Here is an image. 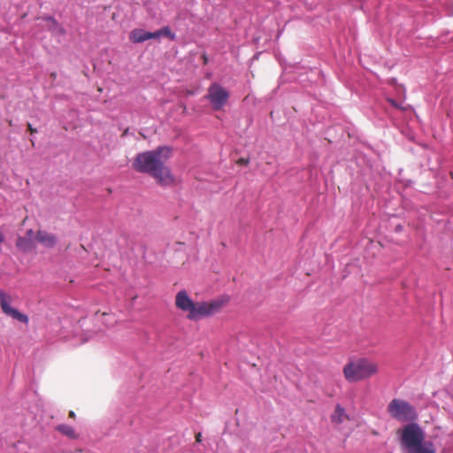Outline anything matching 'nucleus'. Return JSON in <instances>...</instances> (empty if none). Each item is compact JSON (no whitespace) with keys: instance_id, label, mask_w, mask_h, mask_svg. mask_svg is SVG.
I'll use <instances>...</instances> for the list:
<instances>
[{"instance_id":"f257e3e1","label":"nucleus","mask_w":453,"mask_h":453,"mask_svg":"<svg viewBox=\"0 0 453 453\" xmlns=\"http://www.w3.org/2000/svg\"><path fill=\"white\" fill-rule=\"evenodd\" d=\"M171 155V147L158 146L155 150L138 153L134 158L132 167L137 173L149 174L160 185H170L173 183L174 178L165 161Z\"/></svg>"},{"instance_id":"f03ea898","label":"nucleus","mask_w":453,"mask_h":453,"mask_svg":"<svg viewBox=\"0 0 453 453\" xmlns=\"http://www.w3.org/2000/svg\"><path fill=\"white\" fill-rule=\"evenodd\" d=\"M397 437L405 453H435L433 443L426 441V433L417 422L403 426L397 431Z\"/></svg>"},{"instance_id":"7ed1b4c3","label":"nucleus","mask_w":453,"mask_h":453,"mask_svg":"<svg viewBox=\"0 0 453 453\" xmlns=\"http://www.w3.org/2000/svg\"><path fill=\"white\" fill-rule=\"evenodd\" d=\"M377 366L367 358L349 361L343 367L345 379L349 382H356L368 379L375 374Z\"/></svg>"},{"instance_id":"20e7f679","label":"nucleus","mask_w":453,"mask_h":453,"mask_svg":"<svg viewBox=\"0 0 453 453\" xmlns=\"http://www.w3.org/2000/svg\"><path fill=\"white\" fill-rule=\"evenodd\" d=\"M387 411L392 418L402 423L416 422L418 418L416 408L403 399H392L388 404Z\"/></svg>"},{"instance_id":"39448f33","label":"nucleus","mask_w":453,"mask_h":453,"mask_svg":"<svg viewBox=\"0 0 453 453\" xmlns=\"http://www.w3.org/2000/svg\"><path fill=\"white\" fill-rule=\"evenodd\" d=\"M221 306L222 302L219 300L194 303V308H192L190 313H188V319L196 321L211 316L218 312Z\"/></svg>"},{"instance_id":"423d86ee","label":"nucleus","mask_w":453,"mask_h":453,"mask_svg":"<svg viewBox=\"0 0 453 453\" xmlns=\"http://www.w3.org/2000/svg\"><path fill=\"white\" fill-rule=\"evenodd\" d=\"M12 301V296L4 292L3 289H0V307L2 312L12 319L20 322L25 325H28L29 318L27 314L19 311L18 309L12 307L11 303Z\"/></svg>"},{"instance_id":"0eeeda50","label":"nucleus","mask_w":453,"mask_h":453,"mask_svg":"<svg viewBox=\"0 0 453 453\" xmlns=\"http://www.w3.org/2000/svg\"><path fill=\"white\" fill-rule=\"evenodd\" d=\"M206 98L214 110H220L229 98V92L220 84L213 82L208 88Z\"/></svg>"},{"instance_id":"6e6552de","label":"nucleus","mask_w":453,"mask_h":453,"mask_svg":"<svg viewBox=\"0 0 453 453\" xmlns=\"http://www.w3.org/2000/svg\"><path fill=\"white\" fill-rule=\"evenodd\" d=\"M194 303L185 289H181L176 294L175 305L179 310L190 313L194 308Z\"/></svg>"},{"instance_id":"1a4fd4ad","label":"nucleus","mask_w":453,"mask_h":453,"mask_svg":"<svg viewBox=\"0 0 453 453\" xmlns=\"http://www.w3.org/2000/svg\"><path fill=\"white\" fill-rule=\"evenodd\" d=\"M48 23V30L56 36H62L65 35V28L58 22V20L50 15L42 18Z\"/></svg>"},{"instance_id":"9d476101","label":"nucleus","mask_w":453,"mask_h":453,"mask_svg":"<svg viewBox=\"0 0 453 453\" xmlns=\"http://www.w3.org/2000/svg\"><path fill=\"white\" fill-rule=\"evenodd\" d=\"M36 240L46 248H53L58 242V239L55 234L43 230H39L37 232Z\"/></svg>"},{"instance_id":"9b49d317","label":"nucleus","mask_w":453,"mask_h":453,"mask_svg":"<svg viewBox=\"0 0 453 453\" xmlns=\"http://www.w3.org/2000/svg\"><path fill=\"white\" fill-rule=\"evenodd\" d=\"M162 36H165L171 41H174L176 39V35L172 32L171 28L167 26L161 27L158 30L154 32H150L148 34V37L150 39H159Z\"/></svg>"},{"instance_id":"f8f14e48","label":"nucleus","mask_w":453,"mask_h":453,"mask_svg":"<svg viewBox=\"0 0 453 453\" xmlns=\"http://www.w3.org/2000/svg\"><path fill=\"white\" fill-rule=\"evenodd\" d=\"M16 247L23 252H30L35 249V243L30 237L19 236L16 240Z\"/></svg>"},{"instance_id":"ddd939ff","label":"nucleus","mask_w":453,"mask_h":453,"mask_svg":"<svg viewBox=\"0 0 453 453\" xmlns=\"http://www.w3.org/2000/svg\"><path fill=\"white\" fill-rule=\"evenodd\" d=\"M148 34L149 31L142 28H134L130 32L129 39L134 43H142L150 40Z\"/></svg>"},{"instance_id":"4468645a","label":"nucleus","mask_w":453,"mask_h":453,"mask_svg":"<svg viewBox=\"0 0 453 453\" xmlns=\"http://www.w3.org/2000/svg\"><path fill=\"white\" fill-rule=\"evenodd\" d=\"M346 416L345 409L341 404H336L334 413L331 415V420L334 423L341 424Z\"/></svg>"},{"instance_id":"2eb2a0df","label":"nucleus","mask_w":453,"mask_h":453,"mask_svg":"<svg viewBox=\"0 0 453 453\" xmlns=\"http://www.w3.org/2000/svg\"><path fill=\"white\" fill-rule=\"evenodd\" d=\"M57 429L58 432H60L64 435L67 436L68 438H71V439L76 438V433H75L74 429L69 425H65V424L58 425Z\"/></svg>"},{"instance_id":"dca6fc26","label":"nucleus","mask_w":453,"mask_h":453,"mask_svg":"<svg viewBox=\"0 0 453 453\" xmlns=\"http://www.w3.org/2000/svg\"><path fill=\"white\" fill-rule=\"evenodd\" d=\"M387 101L395 109H398L402 111H406L409 108H411L410 105H403L401 103H398L396 100L391 98V97H388L387 98Z\"/></svg>"},{"instance_id":"f3484780","label":"nucleus","mask_w":453,"mask_h":453,"mask_svg":"<svg viewBox=\"0 0 453 453\" xmlns=\"http://www.w3.org/2000/svg\"><path fill=\"white\" fill-rule=\"evenodd\" d=\"M33 236H34V231L33 229H28L26 233V236L25 237H30L31 239H33Z\"/></svg>"},{"instance_id":"a211bd4d","label":"nucleus","mask_w":453,"mask_h":453,"mask_svg":"<svg viewBox=\"0 0 453 453\" xmlns=\"http://www.w3.org/2000/svg\"><path fill=\"white\" fill-rule=\"evenodd\" d=\"M196 442H201V441H202V434H201V433H198L196 434Z\"/></svg>"},{"instance_id":"6ab92c4d","label":"nucleus","mask_w":453,"mask_h":453,"mask_svg":"<svg viewBox=\"0 0 453 453\" xmlns=\"http://www.w3.org/2000/svg\"><path fill=\"white\" fill-rule=\"evenodd\" d=\"M28 129L32 134L37 132V130L34 128L31 124H28Z\"/></svg>"},{"instance_id":"aec40b11","label":"nucleus","mask_w":453,"mask_h":453,"mask_svg":"<svg viewBox=\"0 0 453 453\" xmlns=\"http://www.w3.org/2000/svg\"><path fill=\"white\" fill-rule=\"evenodd\" d=\"M69 415H70V417H73H73L75 416V413H74V411H70V413H69Z\"/></svg>"},{"instance_id":"412c9836","label":"nucleus","mask_w":453,"mask_h":453,"mask_svg":"<svg viewBox=\"0 0 453 453\" xmlns=\"http://www.w3.org/2000/svg\"><path fill=\"white\" fill-rule=\"evenodd\" d=\"M4 241V236L3 234L0 233V243Z\"/></svg>"}]
</instances>
